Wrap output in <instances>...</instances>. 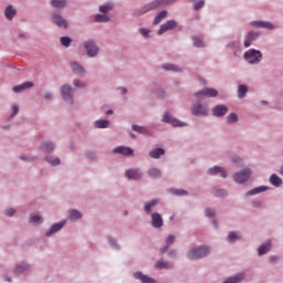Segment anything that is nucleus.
I'll use <instances>...</instances> for the list:
<instances>
[{"label": "nucleus", "mask_w": 283, "mask_h": 283, "mask_svg": "<svg viewBox=\"0 0 283 283\" xmlns=\"http://www.w3.org/2000/svg\"><path fill=\"white\" fill-rule=\"evenodd\" d=\"M209 247H200L198 249L190 250L188 252L189 260H200V258H207L209 255Z\"/></svg>", "instance_id": "obj_1"}, {"label": "nucleus", "mask_w": 283, "mask_h": 283, "mask_svg": "<svg viewBox=\"0 0 283 283\" xmlns=\"http://www.w3.org/2000/svg\"><path fill=\"white\" fill-rule=\"evenodd\" d=\"M244 59L245 61H248V63H251L252 65L255 63H260V61H262V52L252 49L244 53Z\"/></svg>", "instance_id": "obj_2"}, {"label": "nucleus", "mask_w": 283, "mask_h": 283, "mask_svg": "<svg viewBox=\"0 0 283 283\" xmlns=\"http://www.w3.org/2000/svg\"><path fill=\"white\" fill-rule=\"evenodd\" d=\"M176 0H154L148 6L144 8V11L140 14H145L149 12V10H156V8H160L163 6H171Z\"/></svg>", "instance_id": "obj_3"}, {"label": "nucleus", "mask_w": 283, "mask_h": 283, "mask_svg": "<svg viewBox=\"0 0 283 283\" xmlns=\"http://www.w3.org/2000/svg\"><path fill=\"white\" fill-rule=\"evenodd\" d=\"M197 98H216L218 91L216 88L206 87L195 94Z\"/></svg>", "instance_id": "obj_4"}, {"label": "nucleus", "mask_w": 283, "mask_h": 283, "mask_svg": "<svg viewBox=\"0 0 283 283\" xmlns=\"http://www.w3.org/2000/svg\"><path fill=\"white\" fill-rule=\"evenodd\" d=\"M251 178V169H244L233 175V179L238 185L247 182Z\"/></svg>", "instance_id": "obj_5"}, {"label": "nucleus", "mask_w": 283, "mask_h": 283, "mask_svg": "<svg viewBox=\"0 0 283 283\" xmlns=\"http://www.w3.org/2000/svg\"><path fill=\"white\" fill-rule=\"evenodd\" d=\"M191 114H193V116H207L209 114V108H207V105L196 103L191 107Z\"/></svg>", "instance_id": "obj_6"}, {"label": "nucleus", "mask_w": 283, "mask_h": 283, "mask_svg": "<svg viewBox=\"0 0 283 283\" xmlns=\"http://www.w3.org/2000/svg\"><path fill=\"white\" fill-rule=\"evenodd\" d=\"M84 48L86 50L87 56H90L91 59H93L94 56H96V54H98V46L92 40L86 41L84 43Z\"/></svg>", "instance_id": "obj_7"}, {"label": "nucleus", "mask_w": 283, "mask_h": 283, "mask_svg": "<svg viewBox=\"0 0 283 283\" xmlns=\"http://www.w3.org/2000/svg\"><path fill=\"white\" fill-rule=\"evenodd\" d=\"M73 92L74 90L70 85H63L61 88V94L63 97V101L66 103H74V97H73Z\"/></svg>", "instance_id": "obj_8"}, {"label": "nucleus", "mask_w": 283, "mask_h": 283, "mask_svg": "<svg viewBox=\"0 0 283 283\" xmlns=\"http://www.w3.org/2000/svg\"><path fill=\"white\" fill-rule=\"evenodd\" d=\"M52 21L57 25V28H64V30H67V21L61 17V13L54 12L52 14Z\"/></svg>", "instance_id": "obj_9"}, {"label": "nucleus", "mask_w": 283, "mask_h": 283, "mask_svg": "<svg viewBox=\"0 0 283 283\" xmlns=\"http://www.w3.org/2000/svg\"><path fill=\"white\" fill-rule=\"evenodd\" d=\"M163 122L164 123H170V125H172L174 127H185L187 126V124L178 120V119H174V117H171V115H169V113H165L163 116Z\"/></svg>", "instance_id": "obj_10"}, {"label": "nucleus", "mask_w": 283, "mask_h": 283, "mask_svg": "<svg viewBox=\"0 0 283 283\" xmlns=\"http://www.w3.org/2000/svg\"><path fill=\"white\" fill-rule=\"evenodd\" d=\"M178 25V22L175 20H169L165 24L160 25V29L158 30L157 34H165V32H168V30H174Z\"/></svg>", "instance_id": "obj_11"}, {"label": "nucleus", "mask_w": 283, "mask_h": 283, "mask_svg": "<svg viewBox=\"0 0 283 283\" xmlns=\"http://www.w3.org/2000/svg\"><path fill=\"white\" fill-rule=\"evenodd\" d=\"M125 176L128 180H140V178H143V174L139 169H129L125 172Z\"/></svg>", "instance_id": "obj_12"}, {"label": "nucleus", "mask_w": 283, "mask_h": 283, "mask_svg": "<svg viewBox=\"0 0 283 283\" xmlns=\"http://www.w3.org/2000/svg\"><path fill=\"white\" fill-rule=\"evenodd\" d=\"M31 87H34V83L24 82L20 85L13 86V92H15V94H21V92H24V90H30Z\"/></svg>", "instance_id": "obj_13"}, {"label": "nucleus", "mask_w": 283, "mask_h": 283, "mask_svg": "<svg viewBox=\"0 0 283 283\" xmlns=\"http://www.w3.org/2000/svg\"><path fill=\"white\" fill-rule=\"evenodd\" d=\"M151 224L155 229H160L163 227V217L158 212L151 214Z\"/></svg>", "instance_id": "obj_14"}, {"label": "nucleus", "mask_w": 283, "mask_h": 283, "mask_svg": "<svg viewBox=\"0 0 283 283\" xmlns=\"http://www.w3.org/2000/svg\"><path fill=\"white\" fill-rule=\"evenodd\" d=\"M114 154H122L123 156H133L134 149L125 146H118L114 149Z\"/></svg>", "instance_id": "obj_15"}, {"label": "nucleus", "mask_w": 283, "mask_h": 283, "mask_svg": "<svg viewBox=\"0 0 283 283\" xmlns=\"http://www.w3.org/2000/svg\"><path fill=\"white\" fill-rule=\"evenodd\" d=\"M227 112H229V107L226 105H218L212 109V114L217 117L226 116Z\"/></svg>", "instance_id": "obj_16"}, {"label": "nucleus", "mask_w": 283, "mask_h": 283, "mask_svg": "<svg viewBox=\"0 0 283 283\" xmlns=\"http://www.w3.org/2000/svg\"><path fill=\"white\" fill-rule=\"evenodd\" d=\"M65 227V221L54 223L49 231H46L45 235L50 237L53 235V233H56V231H61Z\"/></svg>", "instance_id": "obj_17"}, {"label": "nucleus", "mask_w": 283, "mask_h": 283, "mask_svg": "<svg viewBox=\"0 0 283 283\" xmlns=\"http://www.w3.org/2000/svg\"><path fill=\"white\" fill-rule=\"evenodd\" d=\"M259 34L255 32H250L247 34L244 40V48H251V43L258 39Z\"/></svg>", "instance_id": "obj_18"}, {"label": "nucleus", "mask_w": 283, "mask_h": 283, "mask_svg": "<svg viewBox=\"0 0 283 283\" xmlns=\"http://www.w3.org/2000/svg\"><path fill=\"white\" fill-rule=\"evenodd\" d=\"M134 277H136V280H140V282L143 283H156L154 279L143 274V272H136L134 274Z\"/></svg>", "instance_id": "obj_19"}, {"label": "nucleus", "mask_w": 283, "mask_h": 283, "mask_svg": "<svg viewBox=\"0 0 283 283\" xmlns=\"http://www.w3.org/2000/svg\"><path fill=\"white\" fill-rule=\"evenodd\" d=\"M4 14L9 21H12V19H14V15L17 14V9L12 8V4H9L4 10Z\"/></svg>", "instance_id": "obj_20"}, {"label": "nucleus", "mask_w": 283, "mask_h": 283, "mask_svg": "<svg viewBox=\"0 0 283 283\" xmlns=\"http://www.w3.org/2000/svg\"><path fill=\"white\" fill-rule=\"evenodd\" d=\"M208 174L210 176H214V174H221V178H227V171H224V169H222V168H220L218 166H214V167L210 168L208 170Z\"/></svg>", "instance_id": "obj_21"}, {"label": "nucleus", "mask_w": 283, "mask_h": 283, "mask_svg": "<svg viewBox=\"0 0 283 283\" xmlns=\"http://www.w3.org/2000/svg\"><path fill=\"white\" fill-rule=\"evenodd\" d=\"M71 69H72V72H74V74H84L85 73V69L76 62L71 63Z\"/></svg>", "instance_id": "obj_22"}, {"label": "nucleus", "mask_w": 283, "mask_h": 283, "mask_svg": "<svg viewBox=\"0 0 283 283\" xmlns=\"http://www.w3.org/2000/svg\"><path fill=\"white\" fill-rule=\"evenodd\" d=\"M150 158L158 159L160 156H165V149L156 148L149 151Z\"/></svg>", "instance_id": "obj_23"}, {"label": "nucleus", "mask_w": 283, "mask_h": 283, "mask_svg": "<svg viewBox=\"0 0 283 283\" xmlns=\"http://www.w3.org/2000/svg\"><path fill=\"white\" fill-rule=\"evenodd\" d=\"M269 251H271V241H268L266 243L262 244L259 248L258 253L259 255H264V253H269Z\"/></svg>", "instance_id": "obj_24"}, {"label": "nucleus", "mask_w": 283, "mask_h": 283, "mask_svg": "<svg viewBox=\"0 0 283 283\" xmlns=\"http://www.w3.org/2000/svg\"><path fill=\"white\" fill-rule=\"evenodd\" d=\"M176 241V237L174 234H170L167 239H166V247L160 249V253H165L166 251L169 250V245Z\"/></svg>", "instance_id": "obj_25"}, {"label": "nucleus", "mask_w": 283, "mask_h": 283, "mask_svg": "<svg viewBox=\"0 0 283 283\" xmlns=\"http://www.w3.org/2000/svg\"><path fill=\"white\" fill-rule=\"evenodd\" d=\"M165 19H167V11L164 10L156 15L154 25H158V23H161V21Z\"/></svg>", "instance_id": "obj_26"}, {"label": "nucleus", "mask_w": 283, "mask_h": 283, "mask_svg": "<svg viewBox=\"0 0 283 283\" xmlns=\"http://www.w3.org/2000/svg\"><path fill=\"white\" fill-rule=\"evenodd\" d=\"M254 25H258V28H265L266 30H273V28H275L272 23L264 21H256L254 22Z\"/></svg>", "instance_id": "obj_27"}, {"label": "nucleus", "mask_w": 283, "mask_h": 283, "mask_svg": "<svg viewBox=\"0 0 283 283\" xmlns=\"http://www.w3.org/2000/svg\"><path fill=\"white\" fill-rule=\"evenodd\" d=\"M270 182L274 187H280L282 185V178H280L277 175H272L270 177Z\"/></svg>", "instance_id": "obj_28"}, {"label": "nucleus", "mask_w": 283, "mask_h": 283, "mask_svg": "<svg viewBox=\"0 0 283 283\" xmlns=\"http://www.w3.org/2000/svg\"><path fill=\"white\" fill-rule=\"evenodd\" d=\"M248 92H249V88L247 87V85H239L238 97L239 98H244V96H247Z\"/></svg>", "instance_id": "obj_29"}, {"label": "nucleus", "mask_w": 283, "mask_h": 283, "mask_svg": "<svg viewBox=\"0 0 283 283\" xmlns=\"http://www.w3.org/2000/svg\"><path fill=\"white\" fill-rule=\"evenodd\" d=\"M96 23H107L109 21V15L107 14H96L95 15Z\"/></svg>", "instance_id": "obj_30"}, {"label": "nucleus", "mask_w": 283, "mask_h": 283, "mask_svg": "<svg viewBox=\"0 0 283 283\" xmlns=\"http://www.w3.org/2000/svg\"><path fill=\"white\" fill-rule=\"evenodd\" d=\"M148 176H150V178H160L163 176V172H160L158 168H150L148 170Z\"/></svg>", "instance_id": "obj_31"}, {"label": "nucleus", "mask_w": 283, "mask_h": 283, "mask_svg": "<svg viewBox=\"0 0 283 283\" xmlns=\"http://www.w3.org/2000/svg\"><path fill=\"white\" fill-rule=\"evenodd\" d=\"M95 127H97V129H106V127H109V120H96Z\"/></svg>", "instance_id": "obj_32"}, {"label": "nucleus", "mask_w": 283, "mask_h": 283, "mask_svg": "<svg viewBox=\"0 0 283 283\" xmlns=\"http://www.w3.org/2000/svg\"><path fill=\"white\" fill-rule=\"evenodd\" d=\"M262 191H266V187L254 188L245 193V196H255L256 193H262Z\"/></svg>", "instance_id": "obj_33"}, {"label": "nucleus", "mask_w": 283, "mask_h": 283, "mask_svg": "<svg viewBox=\"0 0 283 283\" xmlns=\"http://www.w3.org/2000/svg\"><path fill=\"white\" fill-rule=\"evenodd\" d=\"M158 205V200L154 199L150 202L146 203L144 209L146 213H151V207H156Z\"/></svg>", "instance_id": "obj_34"}, {"label": "nucleus", "mask_w": 283, "mask_h": 283, "mask_svg": "<svg viewBox=\"0 0 283 283\" xmlns=\"http://www.w3.org/2000/svg\"><path fill=\"white\" fill-rule=\"evenodd\" d=\"M53 8H65L67 2L65 0H51Z\"/></svg>", "instance_id": "obj_35"}, {"label": "nucleus", "mask_w": 283, "mask_h": 283, "mask_svg": "<svg viewBox=\"0 0 283 283\" xmlns=\"http://www.w3.org/2000/svg\"><path fill=\"white\" fill-rule=\"evenodd\" d=\"M109 10H114V4L107 3V4L99 7V12H102L103 14H107V12H109Z\"/></svg>", "instance_id": "obj_36"}, {"label": "nucleus", "mask_w": 283, "mask_h": 283, "mask_svg": "<svg viewBox=\"0 0 283 283\" xmlns=\"http://www.w3.org/2000/svg\"><path fill=\"white\" fill-rule=\"evenodd\" d=\"M46 163H49L50 165L56 166V165H61V159H59L57 157H52V156H46L45 157Z\"/></svg>", "instance_id": "obj_37"}, {"label": "nucleus", "mask_w": 283, "mask_h": 283, "mask_svg": "<svg viewBox=\"0 0 283 283\" xmlns=\"http://www.w3.org/2000/svg\"><path fill=\"white\" fill-rule=\"evenodd\" d=\"M81 218H83V214L78 210H72L70 212V220H81Z\"/></svg>", "instance_id": "obj_38"}, {"label": "nucleus", "mask_w": 283, "mask_h": 283, "mask_svg": "<svg viewBox=\"0 0 283 283\" xmlns=\"http://www.w3.org/2000/svg\"><path fill=\"white\" fill-rule=\"evenodd\" d=\"M28 269H30V265L23 263V264L18 265V266L15 268V273H17V275H19V274H21V273H24V271H28Z\"/></svg>", "instance_id": "obj_39"}, {"label": "nucleus", "mask_w": 283, "mask_h": 283, "mask_svg": "<svg viewBox=\"0 0 283 283\" xmlns=\"http://www.w3.org/2000/svg\"><path fill=\"white\" fill-rule=\"evenodd\" d=\"M60 43L61 45H63L64 48H70L71 43H72V39H70L69 36H62L60 39Z\"/></svg>", "instance_id": "obj_40"}, {"label": "nucleus", "mask_w": 283, "mask_h": 283, "mask_svg": "<svg viewBox=\"0 0 283 283\" xmlns=\"http://www.w3.org/2000/svg\"><path fill=\"white\" fill-rule=\"evenodd\" d=\"M193 45H195V48H205V43L202 42V38L193 36Z\"/></svg>", "instance_id": "obj_41"}, {"label": "nucleus", "mask_w": 283, "mask_h": 283, "mask_svg": "<svg viewBox=\"0 0 283 283\" xmlns=\"http://www.w3.org/2000/svg\"><path fill=\"white\" fill-rule=\"evenodd\" d=\"M42 151H46L48 154H50V151H54V145L52 143H45L42 146Z\"/></svg>", "instance_id": "obj_42"}, {"label": "nucleus", "mask_w": 283, "mask_h": 283, "mask_svg": "<svg viewBox=\"0 0 283 283\" xmlns=\"http://www.w3.org/2000/svg\"><path fill=\"white\" fill-rule=\"evenodd\" d=\"M134 132H137L138 134H149V130H147L145 127L133 125Z\"/></svg>", "instance_id": "obj_43"}, {"label": "nucleus", "mask_w": 283, "mask_h": 283, "mask_svg": "<svg viewBox=\"0 0 283 283\" xmlns=\"http://www.w3.org/2000/svg\"><path fill=\"white\" fill-rule=\"evenodd\" d=\"M156 269H169L170 265L168 262L165 261H157L155 264Z\"/></svg>", "instance_id": "obj_44"}, {"label": "nucleus", "mask_w": 283, "mask_h": 283, "mask_svg": "<svg viewBox=\"0 0 283 283\" xmlns=\"http://www.w3.org/2000/svg\"><path fill=\"white\" fill-rule=\"evenodd\" d=\"M41 222H43V218H41L39 216H33L30 218L31 224H41Z\"/></svg>", "instance_id": "obj_45"}, {"label": "nucleus", "mask_w": 283, "mask_h": 283, "mask_svg": "<svg viewBox=\"0 0 283 283\" xmlns=\"http://www.w3.org/2000/svg\"><path fill=\"white\" fill-rule=\"evenodd\" d=\"M164 70L168 71V72H178V66L174 65V64H166L163 66Z\"/></svg>", "instance_id": "obj_46"}, {"label": "nucleus", "mask_w": 283, "mask_h": 283, "mask_svg": "<svg viewBox=\"0 0 283 283\" xmlns=\"http://www.w3.org/2000/svg\"><path fill=\"white\" fill-rule=\"evenodd\" d=\"M234 240H240V235L235 232H230L228 235V242H233Z\"/></svg>", "instance_id": "obj_47"}, {"label": "nucleus", "mask_w": 283, "mask_h": 283, "mask_svg": "<svg viewBox=\"0 0 283 283\" xmlns=\"http://www.w3.org/2000/svg\"><path fill=\"white\" fill-rule=\"evenodd\" d=\"M227 119H228V123H237V122H238V114L232 113V114H230V115L227 117Z\"/></svg>", "instance_id": "obj_48"}, {"label": "nucleus", "mask_w": 283, "mask_h": 283, "mask_svg": "<svg viewBox=\"0 0 283 283\" xmlns=\"http://www.w3.org/2000/svg\"><path fill=\"white\" fill-rule=\"evenodd\" d=\"M201 8H205V0H200L195 3V10H200Z\"/></svg>", "instance_id": "obj_49"}, {"label": "nucleus", "mask_w": 283, "mask_h": 283, "mask_svg": "<svg viewBox=\"0 0 283 283\" xmlns=\"http://www.w3.org/2000/svg\"><path fill=\"white\" fill-rule=\"evenodd\" d=\"M73 85L75 87H85V82H81L78 80H74Z\"/></svg>", "instance_id": "obj_50"}, {"label": "nucleus", "mask_w": 283, "mask_h": 283, "mask_svg": "<svg viewBox=\"0 0 283 283\" xmlns=\"http://www.w3.org/2000/svg\"><path fill=\"white\" fill-rule=\"evenodd\" d=\"M172 193H175V196H187L186 190H172Z\"/></svg>", "instance_id": "obj_51"}, {"label": "nucleus", "mask_w": 283, "mask_h": 283, "mask_svg": "<svg viewBox=\"0 0 283 283\" xmlns=\"http://www.w3.org/2000/svg\"><path fill=\"white\" fill-rule=\"evenodd\" d=\"M206 216L208 218H213V216H216V212L209 208L206 209Z\"/></svg>", "instance_id": "obj_52"}, {"label": "nucleus", "mask_w": 283, "mask_h": 283, "mask_svg": "<svg viewBox=\"0 0 283 283\" xmlns=\"http://www.w3.org/2000/svg\"><path fill=\"white\" fill-rule=\"evenodd\" d=\"M19 114V105H12L11 116H17Z\"/></svg>", "instance_id": "obj_53"}, {"label": "nucleus", "mask_w": 283, "mask_h": 283, "mask_svg": "<svg viewBox=\"0 0 283 283\" xmlns=\"http://www.w3.org/2000/svg\"><path fill=\"white\" fill-rule=\"evenodd\" d=\"M216 196H218L219 198H224V196H227V190H218Z\"/></svg>", "instance_id": "obj_54"}, {"label": "nucleus", "mask_w": 283, "mask_h": 283, "mask_svg": "<svg viewBox=\"0 0 283 283\" xmlns=\"http://www.w3.org/2000/svg\"><path fill=\"white\" fill-rule=\"evenodd\" d=\"M6 213H7V216H8L9 218H12V216H14V213H15V210L12 209V208H9Z\"/></svg>", "instance_id": "obj_55"}, {"label": "nucleus", "mask_w": 283, "mask_h": 283, "mask_svg": "<svg viewBox=\"0 0 283 283\" xmlns=\"http://www.w3.org/2000/svg\"><path fill=\"white\" fill-rule=\"evenodd\" d=\"M140 34L143 36H149V30L148 29H140Z\"/></svg>", "instance_id": "obj_56"}, {"label": "nucleus", "mask_w": 283, "mask_h": 283, "mask_svg": "<svg viewBox=\"0 0 283 283\" xmlns=\"http://www.w3.org/2000/svg\"><path fill=\"white\" fill-rule=\"evenodd\" d=\"M233 163H239V165H242V159L240 157H235L232 159Z\"/></svg>", "instance_id": "obj_57"}, {"label": "nucleus", "mask_w": 283, "mask_h": 283, "mask_svg": "<svg viewBox=\"0 0 283 283\" xmlns=\"http://www.w3.org/2000/svg\"><path fill=\"white\" fill-rule=\"evenodd\" d=\"M109 244H111L112 247H116V240L109 238Z\"/></svg>", "instance_id": "obj_58"}, {"label": "nucleus", "mask_w": 283, "mask_h": 283, "mask_svg": "<svg viewBox=\"0 0 283 283\" xmlns=\"http://www.w3.org/2000/svg\"><path fill=\"white\" fill-rule=\"evenodd\" d=\"M270 262H272V263L277 262L276 256H271V258H270Z\"/></svg>", "instance_id": "obj_59"}, {"label": "nucleus", "mask_w": 283, "mask_h": 283, "mask_svg": "<svg viewBox=\"0 0 283 283\" xmlns=\"http://www.w3.org/2000/svg\"><path fill=\"white\" fill-rule=\"evenodd\" d=\"M44 98H46V101H50V98H52V94H45Z\"/></svg>", "instance_id": "obj_60"}, {"label": "nucleus", "mask_w": 283, "mask_h": 283, "mask_svg": "<svg viewBox=\"0 0 283 283\" xmlns=\"http://www.w3.org/2000/svg\"><path fill=\"white\" fill-rule=\"evenodd\" d=\"M106 114H107V115H112V114H114V111L108 109V111L106 112Z\"/></svg>", "instance_id": "obj_61"}, {"label": "nucleus", "mask_w": 283, "mask_h": 283, "mask_svg": "<svg viewBox=\"0 0 283 283\" xmlns=\"http://www.w3.org/2000/svg\"><path fill=\"white\" fill-rule=\"evenodd\" d=\"M122 94H127V88H122Z\"/></svg>", "instance_id": "obj_62"}, {"label": "nucleus", "mask_w": 283, "mask_h": 283, "mask_svg": "<svg viewBox=\"0 0 283 283\" xmlns=\"http://www.w3.org/2000/svg\"><path fill=\"white\" fill-rule=\"evenodd\" d=\"M20 158H21V160H25V157H24V156H21Z\"/></svg>", "instance_id": "obj_63"}, {"label": "nucleus", "mask_w": 283, "mask_h": 283, "mask_svg": "<svg viewBox=\"0 0 283 283\" xmlns=\"http://www.w3.org/2000/svg\"><path fill=\"white\" fill-rule=\"evenodd\" d=\"M7 282H12V279H8V277H7Z\"/></svg>", "instance_id": "obj_64"}]
</instances>
